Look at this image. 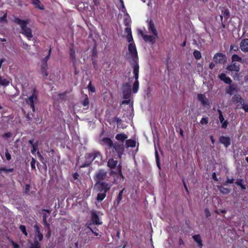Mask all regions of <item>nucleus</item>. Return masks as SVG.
<instances>
[{
    "mask_svg": "<svg viewBox=\"0 0 248 248\" xmlns=\"http://www.w3.org/2000/svg\"><path fill=\"white\" fill-rule=\"evenodd\" d=\"M194 240L198 244L199 247L201 248L203 245L201 236L200 234L194 235L192 236Z\"/></svg>",
    "mask_w": 248,
    "mask_h": 248,
    "instance_id": "a878e982",
    "label": "nucleus"
},
{
    "mask_svg": "<svg viewBox=\"0 0 248 248\" xmlns=\"http://www.w3.org/2000/svg\"><path fill=\"white\" fill-rule=\"evenodd\" d=\"M99 143L102 145L106 146L109 150L112 148L114 143L112 140L108 137L103 138L100 140Z\"/></svg>",
    "mask_w": 248,
    "mask_h": 248,
    "instance_id": "9d476101",
    "label": "nucleus"
},
{
    "mask_svg": "<svg viewBox=\"0 0 248 248\" xmlns=\"http://www.w3.org/2000/svg\"><path fill=\"white\" fill-rule=\"evenodd\" d=\"M128 53L126 54V59L132 64L139 63L138 51L134 42L129 43L128 45Z\"/></svg>",
    "mask_w": 248,
    "mask_h": 248,
    "instance_id": "20e7f679",
    "label": "nucleus"
},
{
    "mask_svg": "<svg viewBox=\"0 0 248 248\" xmlns=\"http://www.w3.org/2000/svg\"><path fill=\"white\" fill-rule=\"evenodd\" d=\"M124 25L126 27H130L131 26V20L129 16L124 17Z\"/></svg>",
    "mask_w": 248,
    "mask_h": 248,
    "instance_id": "58836bf2",
    "label": "nucleus"
},
{
    "mask_svg": "<svg viewBox=\"0 0 248 248\" xmlns=\"http://www.w3.org/2000/svg\"><path fill=\"white\" fill-rule=\"evenodd\" d=\"M35 163H36V160L33 157H32L31 161V168L32 170H36V168H35Z\"/></svg>",
    "mask_w": 248,
    "mask_h": 248,
    "instance_id": "864d4df0",
    "label": "nucleus"
},
{
    "mask_svg": "<svg viewBox=\"0 0 248 248\" xmlns=\"http://www.w3.org/2000/svg\"><path fill=\"white\" fill-rule=\"evenodd\" d=\"M87 88L88 90L92 93L94 92L95 91V89L94 87L92 85L91 81H90V83H89Z\"/></svg>",
    "mask_w": 248,
    "mask_h": 248,
    "instance_id": "09e8293b",
    "label": "nucleus"
},
{
    "mask_svg": "<svg viewBox=\"0 0 248 248\" xmlns=\"http://www.w3.org/2000/svg\"><path fill=\"white\" fill-rule=\"evenodd\" d=\"M125 188H123L122 190H121L117 196V198L116 199H115V201L114 202V205H119L121 201H122V199H123V193L124 192V191H125Z\"/></svg>",
    "mask_w": 248,
    "mask_h": 248,
    "instance_id": "412c9836",
    "label": "nucleus"
},
{
    "mask_svg": "<svg viewBox=\"0 0 248 248\" xmlns=\"http://www.w3.org/2000/svg\"><path fill=\"white\" fill-rule=\"evenodd\" d=\"M133 67V73L134 74V77L135 79V81H139L138 79L139 78V65L138 63L132 64Z\"/></svg>",
    "mask_w": 248,
    "mask_h": 248,
    "instance_id": "6ab92c4d",
    "label": "nucleus"
},
{
    "mask_svg": "<svg viewBox=\"0 0 248 248\" xmlns=\"http://www.w3.org/2000/svg\"><path fill=\"white\" fill-rule=\"evenodd\" d=\"M241 105V108L243 109L245 112H248V104L245 103V101H244Z\"/></svg>",
    "mask_w": 248,
    "mask_h": 248,
    "instance_id": "de8ad7c7",
    "label": "nucleus"
},
{
    "mask_svg": "<svg viewBox=\"0 0 248 248\" xmlns=\"http://www.w3.org/2000/svg\"><path fill=\"white\" fill-rule=\"evenodd\" d=\"M42 211L46 212L43 213V221L46 222L47 221V218L49 216L51 211L48 209H43Z\"/></svg>",
    "mask_w": 248,
    "mask_h": 248,
    "instance_id": "2f4dec72",
    "label": "nucleus"
},
{
    "mask_svg": "<svg viewBox=\"0 0 248 248\" xmlns=\"http://www.w3.org/2000/svg\"><path fill=\"white\" fill-rule=\"evenodd\" d=\"M37 154H38V156L39 160L43 164L45 169H46L47 166H46V160L44 158V157L43 156V155L39 152H38Z\"/></svg>",
    "mask_w": 248,
    "mask_h": 248,
    "instance_id": "72a5a7b5",
    "label": "nucleus"
},
{
    "mask_svg": "<svg viewBox=\"0 0 248 248\" xmlns=\"http://www.w3.org/2000/svg\"><path fill=\"white\" fill-rule=\"evenodd\" d=\"M239 50L238 46L235 45H231L230 46V51H232L234 52H237Z\"/></svg>",
    "mask_w": 248,
    "mask_h": 248,
    "instance_id": "a18cd8bd",
    "label": "nucleus"
},
{
    "mask_svg": "<svg viewBox=\"0 0 248 248\" xmlns=\"http://www.w3.org/2000/svg\"><path fill=\"white\" fill-rule=\"evenodd\" d=\"M69 58L70 60L73 62V65L76 63V53L75 50L74 49V47L73 45L70 46L69 48Z\"/></svg>",
    "mask_w": 248,
    "mask_h": 248,
    "instance_id": "dca6fc26",
    "label": "nucleus"
},
{
    "mask_svg": "<svg viewBox=\"0 0 248 248\" xmlns=\"http://www.w3.org/2000/svg\"><path fill=\"white\" fill-rule=\"evenodd\" d=\"M240 48L242 52H248V38H245L241 40L240 43Z\"/></svg>",
    "mask_w": 248,
    "mask_h": 248,
    "instance_id": "2eb2a0df",
    "label": "nucleus"
},
{
    "mask_svg": "<svg viewBox=\"0 0 248 248\" xmlns=\"http://www.w3.org/2000/svg\"><path fill=\"white\" fill-rule=\"evenodd\" d=\"M125 32L127 34H131L132 31H131V26L130 27H126V28L125 29Z\"/></svg>",
    "mask_w": 248,
    "mask_h": 248,
    "instance_id": "338daca9",
    "label": "nucleus"
},
{
    "mask_svg": "<svg viewBox=\"0 0 248 248\" xmlns=\"http://www.w3.org/2000/svg\"><path fill=\"white\" fill-rule=\"evenodd\" d=\"M39 242V240H37V239H35L34 240L33 243H31L30 245L33 246L34 247H41Z\"/></svg>",
    "mask_w": 248,
    "mask_h": 248,
    "instance_id": "13d9d810",
    "label": "nucleus"
},
{
    "mask_svg": "<svg viewBox=\"0 0 248 248\" xmlns=\"http://www.w3.org/2000/svg\"><path fill=\"white\" fill-rule=\"evenodd\" d=\"M31 3L36 8L42 10H44L45 9L44 5L41 4V2L39 0H32Z\"/></svg>",
    "mask_w": 248,
    "mask_h": 248,
    "instance_id": "bb28decb",
    "label": "nucleus"
},
{
    "mask_svg": "<svg viewBox=\"0 0 248 248\" xmlns=\"http://www.w3.org/2000/svg\"><path fill=\"white\" fill-rule=\"evenodd\" d=\"M35 237L36 238H38V240L39 241H42L43 239V234L41 232L40 233H38V234H35Z\"/></svg>",
    "mask_w": 248,
    "mask_h": 248,
    "instance_id": "e2e57ef3",
    "label": "nucleus"
},
{
    "mask_svg": "<svg viewBox=\"0 0 248 248\" xmlns=\"http://www.w3.org/2000/svg\"><path fill=\"white\" fill-rule=\"evenodd\" d=\"M107 171L104 169L98 170L93 176V180L95 183H103L107 178Z\"/></svg>",
    "mask_w": 248,
    "mask_h": 248,
    "instance_id": "423d86ee",
    "label": "nucleus"
},
{
    "mask_svg": "<svg viewBox=\"0 0 248 248\" xmlns=\"http://www.w3.org/2000/svg\"><path fill=\"white\" fill-rule=\"evenodd\" d=\"M136 146V141L134 140L129 139L125 140V146L126 148H134Z\"/></svg>",
    "mask_w": 248,
    "mask_h": 248,
    "instance_id": "393cba45",
    "label": "nucleus"
},
{
    "mask_svg": "<svg viewBox=\"0 0 248 248\" xmlns=\"http://www.w3.org/2000/svg\"><path fill=\"white\" fill-rule=\"evenodd\" d=\"M213 61L216 64H224L227 62L226 55L222 53H217L213 57Z\"/></svg>",
    "mask_w": 248,
    "mask_h": 248,
    "instance_id": "6e6552de",
    "label": "nucleus"
},
{
    "mask_svg": "<svg viewBox=\"0 0 248 248\" xmlns=\"http://www.w3.org/2000/svg\"><path fill=\"white\" fill-rule=\"evenodd\" d=\"M126 38L127 41L128 43H131L134 42V40H133V38L132 34H127V35L126 36Z\"/></svg>",
    "mask_w": 248,
    "mask_h": 248,
    "instance_id": "3c124183",
    "label": "nucleus"
},
{
    "mask_svg": "<svg viewBox=\"0 0 248 248\" xmlns=\"http://www.w3.org/2000/svg\"><path fill=\"white\" fill-rule=\"evenodd\" d=\"M1 169L2 172L5 173H8L9 172H12L14 171V169L13 168L7 169L5 167H1Z\"/></svg>",
    "mask_w": 248,
    "mask_h": 248,
    "instance_id": "79ce46f5",
    "label": "nucleus"
},
{
    "mask_svg": "<svg viewBox=\"0 0 248 248\" xmlns=\"http://www.w3.org/2000/svg\"><path fill=\"white\" fill-rule=\"evenodd\" d=\"M14 21L15 23L20 25L21 27L20 32L26 36L28 40H30L33 37V35L31 29L27 26V25L30 22V20L28 18L22 20L18 17H15Z\"/></svg>",
    "mask_w": 248,
    "mask_h": 248,
    "instance_id": "f03ea898",
    "label": "nucleus"
},
{
    "mask_svg": "<svg viewBox=\"0 0 248 248\" xmlns=\"http://www.w3.org/2000/svg\"><path fill=\"white\" fill-rule=\"evenodd\" d=\"M51 51V48H50L49 49L48 55L46 56L45 58H44L42 59V62L47 63V62L50 57Z\"/></svg>",
    "mask_w": 248,
    "mask_h": 248,
    "instance_id": "c03bdc74",
    "label": "nucleus"
},
{
    "mask_svg": "<svg viewBox=\"0 0 248 248\" xmlns=\"http://www.w3.org/2000/svg\"><path fill=\"white\" fill-rule=\"evenodd\" d=\"M240 64L236 62H234L232 64L228 66L227 69L229 71L238 72L240 70Z\"/></svg>",
    "mask_w": 248,
    "mask_h": 248,
    "instance_id": "5701e85b",
    "label": "nucleus"
},
{
    "mask_svg": "<svg viewBox=\"0 0 248 248\" xmlns=\"http://www.w3.org/2000/svg\"><path fill=\"white\" fill-rule=\"evenodd\" d=\"M140 33L143 37L144 41L146 42L150 43L151 45L154 44L156 42V39L155 35H150L147 34H144L143 32L140 31Z\"/></svg>",
    "mask_w": 248,
    "mask_h": 248,
    "instance_id": "f8f14e48",
    "label": "nucleus"
},
{
    "mask_svg": "<svg viewBox=\"0 0 248 248\" xmlns=\"http://www.w3.org/2000/svg\"><path fill=\"white\" fill-rule=\"evenodd\" d=\"M9 84V81L7 79L0 76V84L3 86H7Z\"/></svg>",
    "mask_w": 248,
    "mask_h": 248,
    "instance_id": "4c0bfd02",
    "label": "nucleus"
},
{
    "mask_svg": "<svg viewBox=\"0 0 248 248\" xmlns=\"http://www.w3.org/2000/svg\"><path fill=\"white\" fill-rule=\"evenodd\" d=\"M86 98L83 100L82 102V105L84 107H88L89 105V101L87 95H86Z\"/></svg>",
    "mask_w": 248,
    "mask_h": 248,
    "instance_id": "49530a36",
    "label": "nucleus"
},
{
    "mask_svg": "<svg viewBox=\"0 0 248 248\" xmlns=\"http://www.w3.org/2000/svg\"><path fill=\"white\" fill-rule=\"evenodd\" d=\"M112 148L113 149V151H115L116 153L115 155L117 156L115 158L116 159H121L124 152V144L122 143L115 142Z\"/></svg>",
    "mask_w": 248,
    "mask_h": 248,
    "instance_id": "0eeeda50",
    "label": "nucleus"
},
{
    "mask_svg": "<svg viewBox=\"0 0 248 248\" xmlns=\"http://www.w3.org/2000/svg\"><path fill=\"white\" fill-rule=\"evenodd\" d=\"M219 141L226 148H227L231 144V140L229 136H220L219 138Z\"/></svg>",
    "mask_w": 248,
    "mask_h": 248,
    "instance_id": "9b49d317",
    "label": "nucleus"
},
{
    "mask_svg": "<svg viewBox=\"0 0 248 248\" xmlns=\"http://www.w3.org/2000/svg\"><path fill=\"white\" fill-rule=\"evenodd\" d=\"M22 47L23 48L26 50H29L30 46L25 42H22Z\"/></svg>",
    "mask_w": 248,
    "mask_h": 248,
    "instance_id": "0e129e2a",
    "label": "nucleus"
},
{
    "mask_svg": "<svg viewBox=\"0 0 248 248\" xmlns=\"http://www.w3.org/2000/svg\"><path fill=\"white\" fill-rule=\"evenodd\" d=\"M33 227L35 229L34 231H35V234L41 233L40 231V226L37 224H35L33 226Z\"/></svg>",
    "mask_w": 248,
    "mask_h": 248,
    "instance_id": "5fc2aeb1",
    "label": "nucleus"
},
{
    "mask_svg": "<svg viewBox=\"0 0 248 248\" xmlns=\"http://www.w3.org/2000/svg\"><path fill=\"white\" fill-rule=\"evenodd\" d=\"M208 123V118L207 117H202L200 121L202 124H207Z\"/></svg>",
    "mask_w": 248,
    "mask_h": 248,
    "instance_id": "603ef678",
    "label": "nucleus"
},
{
    "mask_svg": "<svg viewBox=\"0 0 248 248\" xmlns=\"http://www.w3.org/2000/svg\"><path fill=\"white\" fill-rule=\"evenodd\" d=\"M198 100L203 106L209 105L208 99L206 97L204 94L199 93L197 95Z\"/></svg>",
    "mask_w": 248,
    "mask_h": 248,
    "instance_id": "4468645a",
    "label": "nucleus"
},
{
    "mask_svg": "<svg viewBox=\"0 0 248 248\" xmlns=\"http://www.w3.org/2000/svg\"><path fill=\"white\" fill-rule=\"evenodd\" d=\"M218 189L220 192L223 194H228L231 192L230 189L223 187L222 186H219Z\"/></svg>",
    "mask_w": 248,
    "mask_h": 248,
    "instance_id": "f704fd0d",
    "label": "nucleus"
},
{
    "mask_svg": "<svg viewBox=\"0 0 248 248\" xmlns=\"http://www.w3.org/2000/svg\"><path fill=\"white\" fill-rule=\"evenodd\" d=\"M92 225V222H87L86 223V226L87 228H88L92 233H93L95 236H97L99 235V233L96 232L98 231V230L95 228L94 229H93L91 226Z\"/></svg>",
    "mask_w": 248,
    "mask_h": 248,
    "instance_id": "c756f323",
    "label": "nucleus"
},
{
    "mask_svg": "<svg viewBox=\"0 0 248 248\" xmlns=\"http://www.w3.org/2000/svg\"><path fill=\"white\" fill-rule=\"evenodd\" d=\"M127 138V135L124 132L118 134L115 136V139L118 141L117 142L119 143H122L124 144V141L126 140Z\"/></svg>",
    "mask_w": 248,
    "mask_h": 248,
    "instance_id": "f3484780",
    "label": "nucleus"
},
{
    "mask_svg": "<svg viewBox=\"0 0 248 248\" xmlns=\"http://www.w3.org/2000/svg\"><path fill=\"white\" fill-rule=\"evenodd\" d=\"M109 174H110V175L112 176L113 177V178H114L115 176H116L118 174V170H117L116 171H115L114 170H111L110 171Z\"/></svg>",
    "mask_w": 248,
    "mask_h": 248,
    "instance_id": "052dcab7",
    "label": "nucleus"
},
{
    "mask_svg": "<svg viewBox=\"0 0 248 248\" xmlns=\"http://www.w3.org/2000/svg\"><path fill=\"white\" fill-rule=\"evenodd\" d=\"M244 101V99L239 94H235L232 97V101L234 103H239L242 104Z\"/></svg>",
    "mask_w": 248,
    "mask_h": 248,
    "instance_id": "c85d7f7f",
    "label": "nucleus"
},
{
    "mask_svg": "<svg viewBox=\"0 0 248 248\" xmlns=\"http://www.w3.org/2000/svg\"><path fill=\"white\" fill-rule=\"evenodd\" d=\"M41 68V70H47L48 65H47V63L42 62Z\"/></svg>",
    "mask_w": 248,
    "mask_h": 248,
    "instance_id": "69168bd1",
    "label": "nucleus"
},
{
    "mask_svg": "<svg viewBox=\"0 0 248 248\" xmlns=\"http://www.w3.org/2000/svg\"><path fill=\"white\" fill-rule=\"evenodd\" d=\"M193 56L196 60H199L202 58V54L200 51L195 50L193 52Z\"/></svg>",
    "mask_w": 248,
    "mask_h": 248,
    "instance_id": "e433bc0d",
    "label": "nucleus"
},
{
    "mask_svg": "<svg viewBox=\"0 0 248 248\" xmlns=\"http://www.w3.org/2000/svg\"><path fill=\"white\" fill-rule=\"evenodd\" d=\"M126 86L127 87V89L124 90L123 95L124 98L127 99L130 98L131 93V86L128 83H126Z\"/></svg>",
    "mask_w": 248,
    "mask_h": 248,
    "instance_id": "4be33fe9",
    "label": "nucleus"
},
{
    "mask_svg": "<svg viewBox=\"0 0 248 248\" xmlns=\"http://www.w3.org/2000/svg\"><path fill=\"white\" fill-rule=\"evenodd\" d=\"M238 91V88L237 86H234L233 85L230 84L228 89L226 90V93L227 94L232 95V92L233 91L237 92Z\"/></svg>",
    "mask_w": 248,
    "mask_h": 248,
    "instance_id": "cd10ccee",
    "label": "nucleus"
},
{
    "mask_svg": "<svg viewBox=\"0 0 248 248\" xmlns=\"http://www.w3.org/2000/svg\"><path fill=\"white\" fill-rule=\"evenodd\" d=\"M19 229L25 236H28V233L26 231V227L24 225H20Z\"/></svg>",
    "mask_w": 248,
    "mask_h": 248,
    "instance_id": "a19ab883",
    "label": "nucleus"
},
{
    "mask_svg": "<svg viewBox=\"0 0 248 248\" xmlns=\"http://www.w3.org/2000/svg\"><path fill=\"white\" fill-rule=\"evenodd\" d=\"M38 146V141H36L35 143H34V145L32 146V149L31 150V152L32 154H34L35 152L37 151Z\"/></svg>",
    "mask_w": 248,
    "mask_h": 248,
    "instance_id": "37998d69",
    "label": "nucleus"
},
{
    "mask_svg": "<svg viewBox=\"0 0 248 248\" xmlns=\"http://www.w3.org/2000/svg\"><path fill=\"white\" fill-rule=\"evenodd\" d=\"M112 185L109 182L95 183L94 185V189L98 192L96 197V201L102 202L106 197L107 193L108 192Z\"/></svg>",
    "mask_w": 248,
    "mask_h": 248,
    "instance_id": "f257e3e1",
    "label": "nucleus"
},
{
    "mask_svg": "<svg viewBox=\"0 0 248 248\" xmlns=\"http://www.w3.org/2000/svg\"><path fill=\"white\" fill-rule=\"evenodd\" d=\"M38 94L39 92L34 87L32 91L31 95L26 99V103L30 106L33 112H35L34 103L38 100Z\"/></svg>",
    "mask_w": 248,
    "mask_h": 248,
    "instance_id": "39448f33",
    "label": "nucleus"
},
{
    "mask_svg": "<svg viewBox=\"0 0 248 248\" xmlns=\"http://www.w3.org/2000/svg\"><path fill=\"white\" fill-rule=\"evenodd\" d=\"M5 155L7 160L9 161L11 159V156L10 153H9L8 149H6Z\"/></svg>",
    "mask_w": 248,
    "mask_h": 248,
    "instance_id": "bf43d9fd",
    "label": "nucleus"
},
{
    "mask_svg": "<svg viewBox=\"0 0 248 248\" xmlns=\"http://www.w3.org/2000/svg\"><path fill=\"white\" fill-rule=\"evenodd\" d=\"M219 78L221 80L223 81L225 83L227 84L230 85L232 82V80L231 78L229 77H227L224 73H222L219 75Z\"/></svg>",
    "mask_w": 248,
    "mask_h": 248,
    "instance_id": "aec40b11",
    "label": "nucleus"
},
{
    "mask_svg": "<svg viewBox=\"0 0 248 248\" xmlns=\"http://www.w3.org/2000/svg\"><path fill=\"white\" fill-rule=\"evenodd\" d=\"M217 112L218 113V114H219V120L220 121V122L221 123H222V122H224L225 120H224V117L223 116V114H222V112L221 111V110L220 109H217Z\"/></svg>",
    "mask_w": 248,
    "mask_h": 248,
    "instance_id": "ea45409f",
    "label": "nucleus"
},
{
    "mask_svg": "<svg viewBox=\"0 0 248 248\" xmlns=\"http://www.w3.org/2000/svg\"><path fill=\"white\" fill-rule=\"evenodd\" d=\"M232 62H242V59L241 57L238 56L237 54H233L232 56L231 57Z\"/></svg>",
    "mask_w": 248,
    "mask_h": 248,
    "instance_id": "473e14b6",
    "label": "nucleus"
},
{
    "mask_svg": "<svg viewBox=\"0 0 248 248\" xmlns=\"http://www.w3.org/2000/svg\"><path fill=\"white\" fill-rule=\"evenodd\" d=\"M31 188L30 185L29 184H26L25 185V188L24 191V193L25 194H28Z\"/></svg>",
    "mask_w": 248,
    "mask_h": 248,
    "instance_id": "6e6d98bb",
    "label": "nucleus"
},
{
    "mask_svg": "<svg viewBox=\"0 0 248 248\" xmlns=\"http://www.w3.org/2000/svg\"><path fill=\"white\" fill-rule=\"evenodd\" d=\"M235 184L237 186H239L242 190H244L246 189V185L244 184V181L242 179H237Z\"/></svg>",
    "mask_w": 248,
    "mask_h": 248,
    "instance_id": "7c9ffc66",
    "label": "nucleus"
},
{
    "mask_svg": "<svg viewBox=\"0 0 248 248\" xmlns=\"http://www.w3.org/2000/svg\"><path fill=\"white\" fill-rule=\"evenodd\" d=\"M12 136V133L11 132H8L3 134L2 135V137L4 139H8L11 138Z\"/></svg>",
    "mask_w": 248,
    "mask_h": 248,
    "instance_id": "4d7b16f0",
    "label": "nucleus"
},
{
    "mask_svg": "<svg viewBox=\"0 0 248 248\" xmlns=\"http://www.w3.org/2000/svg\"><path fill=\"white\" fill-rule=\"evenodd\" d=\"M155 158L157 166L160 168V163L159 160V156L157 152L155 151Z\"/></svg>",
    "mask_w": 248,
    "mask_h": 248,
    "instance_id": "680f3d73",
    "label": "nucleus"
},
{
    "mask_svg": "<svg viewBox=\"0 0 248 248\" xmlns=\"http://www.w3.org/2000/svg\"><path fill=\"white\" fill-rule=\"evenodd\" d=\"M84 157L85 161L81 165L80 168H85L89 166L94 160H96V161L98 162L101 161L102 159L101 153L95 150H93L92 152L85 154Z\"/></svg>",
    "mask_w": 248,
    "mask_h": 248,
    "instance_id": "7ed1b4c3",
    "label": "nucleus"
},
{
    "mask_svg": "<svg viewBox=\"0 0 248 248\" xmlns=\"http://www.w3.org/2000/svg\"><path fill=\"white\" fill-rule=\"evenodd\" d=\"M234 181V178L229 179L227 178V180L224 183V185L225 186H227L229 184H232L233 183Z\"/></svg>",
    "mask_w": 248,
    "mask_h": 248,
    "instance_id": "8fccbe9b",
    "label": "nucleus"
},
{
    "mask_svg": "<svg viewBox=\"0 0 248 248\" xmlns=\"http://www.w3.org/2000/svg\"><path fill=\"white\" fill-rule=\"evenodd\" d=\"M117 170H118V174L114 176V183H118L124 182L125 177L122 173V166L121 164L117 166Z\"/></svg>",
    "mask_w": 248,
    "mask_h": 248,
    "instance_id": "1a4fd4ad",
    "label": "nucleus"
},
{
    "mask_svg": "<svg viewBox=\"0 0 248 248\" xmlns=\"http://www.w3.org/2000/svg\"><path fill=\"white\" fill-rule=\"evenodd\" d=\"M139 88V81H135L133 85L132 92L133 93H136L138 92Z\"/></svg>",
    "mask_w": 248,
    "mask_h": 248,
    "instance_id": "c9c22d12",
    "label": "nucleus"
},
{
    "mask_svg": "<svg viewBox=\"0 0 248 248\" xmlns=\"http://www.w3.org/2000/svg\"><path fill=\"white\" fill-rule=\"evenodd\" d=\"M148 30L152 32L155 36L157 37V32L155 29V24L152 20H148Z\"/></svg>",
    "mask_w": 248,
    "mask_h": 248,
    "instance_id": "a211bd4d",
    "label": "nucleus"
},
{
    "mask_svg": "<svg viewBox=\"0 0 248 248\" xmlns=\"http://www.w3.org/2000/svg\"><path fill=\"white\" fill-rule=\"evenodd\" d=\"M117 164L118 161L117 160H115L113 158H109L108 160V163H107V166L108 168H109L111 169H114L116 167H117Z\"/></svg>",
    "mask_w": 248,
    "mask_h": 248,
    "instance_id": "b1692460",
    "label": "nucleus"
},
{
    "mask_svg": "<svg viewBox=\"0 0 248 248\" xmlns=\"http://www.w3.org/2000/svg\"><path fill=\"white\" fill-rule=\"evenodd\" d=\"M89 222H92V225L95 224L98 225L102 224V222L100 220L98 215L94 212H92L91 214V219Z\"/></svg>",
    "mask_w": 248,
    "mask_h": 248,
    "instance_id": "ddd939ff",
    "label": "nucleus"
},
{
    "mask_svg": "<svg viewBox=\"0 0 248 248\" xmlns=\"http://www.w3.org/2000/svg\"><path fill=\"white\" fill-rule=\"evenodd\" d=\"M113 121L116 122L117 124H120L122 122L121 119L117 117H114Z\"/></svg>",
    "mask_w": 248,
    "mask_h": 248,
    "instance_id": "774afa93",
    "label": "nucleus"
}]
</instances>
